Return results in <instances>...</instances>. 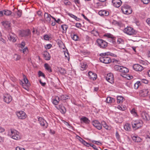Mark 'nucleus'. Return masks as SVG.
I'll list each match as a JSON object with an SVG mask.
<instances>
[{"label": "nucleus", "mask_w": 150, "mask_h": 150, "mask_svg": "<svg viewBox=\"0 0 150 150\" xmlns=\"http://www.w3.org/2000/svg\"><path fill=\"white\" fill-rule=\"evenodd\" d=\"M60 111L62 113H65L66 112V110L65 108L64 107H62L60 109Z\"/></svg>", "instance_id": "46"}, {"label": "nucleus", "mask_w": 150, "mask_h": 150, "mask_svg": "<svg viewBox=\"0 0 150 150\" xmlns=\"http://www.w3.org/2000/svg\"><path fill=\"white\" fill-rule=\"evenodd\" d=\"M60 100V98L58 97H57L55 99L53 100L52 103H53L55 105L58 104L59 103V102Z\"/></svg>", "instance_id": "29"}, {"label": "nucleus", "mask_w": 150, "mask_h": 150, "mask_svg": "<svg viewBox=\"0 0 150 150\" xmlns=\"http://www.w3.org/2000/svg\"><path fill=\"white\" fill-rule=\"evenodd\" d=\"M52 46V45L50 44H48L46 45L45 47L46 49H49L51 48Z\"/></svg>", "instance_id": "60"}, {"label": "nucleus", "mask_w": 150, "mask_h": 150, "mask_svg": "<svg viewBox=\"0 0 150 150\" xmlns=\"http://www.w3.org/2000/svg\"><path fill=\"white\" fill-rule=\"evenodd\" d=\"M21 47L22 48H23L25 45V42L23 41V42H22L21 43Z\"/></svg>", "instance_id": "63"}, {"label": "nucleus", "mask_w": 150, "mask_h": 150, "mask_svg": "<svg viewBox=\"0 0 150 150\" xmlns=\"http://www.w3.org/2000/svg\"><path fill=\"white\" fill-rule=\"evenodd\" d=\"M75 41H77L79 39V37L76 34H74L71 37Z\"/></svg>", "instance_id": "41"}, {"label": "nucleus", "mask_w": 150, "mask_h": 150, "mask_svg": "<svg viewBox=\"0 0 150 150\" xmlns=\"http://www.w3.org/2000/svg\"><path fill=\"white\" fill-rule=\"evenodd\" d=\"M64 54L65 57L69 60V56L68 52L67 51V52H65Z\"/></svg>", "instance_id": "45"}, {"label": "nucleus", "mask_w": 150, "mask_h": 150, "mask_svg": "<svg viewBox=\"0 0 150 150\" xmlns=\"http://www.w3.org/2000/svg\"><path fill=\"white\" fill-rule=\"evenodd\" d=\"M16 114L18 118L20 119H25L26 117V115L23 111H20L16 112Z\"/></svg>", "instance_id": "7"}, {"label": "nucleus", "mask_w": 150, "mask_h": 150, "mask_svg": "<svg viewBox=\"0 0 150 150\" xmlns=\"http://www.w3.org/2000/svg\"><path fill=\"white\" fill-rule=\"evenodd\" d=\"M16 150H25L24 148H20L19 146H17L16 148Z\"/></svg>", "instance_id": "62"}, {"label": "nucleus", "mask_w": 150, "mask_h": 150, "mask_svg": "<svg viewBox=\"0 0 150 150\" xmlns=\"http://www.w3.org/2000/svg\"><path fill=\"white\" fill-rule=\"evenodd\" d=\"M132 140L135 142H139L141 141V139L139 137L136 135H132Z\"/></svg>", "instance_id": "21"}, {"label": "nucleus", "mask_w": 150, "mask_h": 150, "mask_svg": "<svg viewBox=\"0 0 150 150\" xmlns=\"http://www.w3.org/2000/svg\"><path fill=\"white\" fill-rule=\"evenodd\" d=\"M106 78V80L109 82L111 83H114V78L112 74L110 73L107 74Z\"/></svg>", "instance_id": "10"}, {"label": "nucleus", "mask_w": 150, "mask_h": 150, "mask_svg": "<svg viewBox=\"0 0 150 150\" xmlns=\"http://www.w3.org/2000/svg\"><path fill=\"white\" fill-rule=\"evenodd\" d=\"M22 11L21 10H18L17 13V15L19 17H20L22 15Z\"/></svg>", "instance_id": "51"}, {"label": "nucleus", "mask_w": 150, "mask_h": 150, "mask_svg": "<svg viewBox=\"0 0 150 150\" xmlns=\"http://www.w3.org/2000/svg\"><path fill=\"white\" fill-rule=\"evenodd\" d=\"M130 112L134 116L136 117L137 116V111L134 108H133L131 110Z\"/></svg>", "instance_id": "31"}, {"label": "nucleus", "mask_w": 150, "mask_h": 150, "mask_svg": "<svg viewBox=\"0 0 150 150\" xmlns=\"http://www.w3.org/2000/svg\"><path fill=\"white\" fill-rule=\"evenodd\" d=\"M30 34V31L29 29L23 30L21 31L20 34L22 37H25L29 35Z\"/></svg>", "instance_id": "12"}, {"label": "nucleus", "mask_w": 150, "mask_h": 150, "mask_svg": "<svg viewBox=\"0 0 150 150\" xmlns=\"http://www.w3.org/2000/svg\"><path fill=\"white\" fill-rule=\"evenodd\" d=\"M61 28L63 30V32H64L65 33L68 28V26L66 24H64L61 25Z\"/></svg>", "instance_id": "38"}, {"label": "nucleus", "mask_w": 150, "mask_h": 150, "mask_svg": "<svg viewBox=\"0 0 150 150\" xmlns=\"http://www.w3.org/2000/svg\"><path fill=\"white\" fill-rule=\"evenodd\" d=\"M120 72L127 73L128 72V69L125 67L121 66Z\"/></svg>", "instance_id": "26"}, {"label": "nucleus", "mask_w": 150, "mask_h": 150, "mask_svg": "<svg viewBox=\"0 0 150 150\" xmlns=\"http://www.w3.org/2000/svg\"><path fill=\"white\" fill-rule=\"evenodd\" d=\"M117 108L118 109L123 111L125 110L126 109V107L125 105H122L121 106L118 105Z\"/></svg>", "instance_id": "37"}, {"label": "nucleus", "mask_w": 150, "mask_h": 150, "mask_svg": "<svg viewBox=\"0 0 150 150\" xmlns=\"http://www.w3.org/2000/svg\"><path fill=\"white\" fill-rule=\"evenodd\" d=\"M141 81L142 82L145 84H147L148 83V81L146 79H142Z\"/></svg>", "instance_id": "52"}, {"label": "nucleus", "mask_w": 150, "mask_h": 150, "mask_svg": "<svg viewBox=\"0 0 150 150\" xmlns=\"http://www.w3.org/2000/svg\"><path fill=\"white\" fill-rule=\"evenodd\" d=\"M3 25L6 28H8L10 27V23L8 21H5L2 22Z\"/></svg>", "instance_id": "28"}, {"label": "nucleus", "mask_w": 150, "mask_h": 150, "mask_svg": "<svg viewBox=\"0 0 150 150\" xmlns=\"http://www.w3.org/2000/svg\"><path fill=\"white\" fill-rule=\"evenodd\" d=\"M107 102L108 103H112L115 102V100L110 97H108L106 99Z\"/></svg>", "instance_id": "25"}, {"label": "nucleus", "mask_w": 150, "mask_h": 150, "mask_svg": "<svg viewBox=\"0 0 150 150\" xmlns=\"http://www.w3.org/2000/svg\"><path fill=\"white\" fill-rule=\"evenodd\" d=\"M68 15L70 16L71 17L74 18H77V17L76 16H74V15L72 14H71V13H69L68 14Z\"/></svg>", "instance_id": "58"}, {"label": "nucleus", "mask_w": 150, "mask_h": 150, "mask_svg": "<svg viewBox=\"0 0 150 150\" xmlns=\"http://www.w3.org/2000/svg\"><path fill=\"white\" fill-rule=\"evenodd\" d=\"M103 13L104 14V16H107L109 15V13L107 11L105 10H103Z\"/></svg>", "instance_id": "56"}, {"label": "nucleus", "mask_w": 150, "mask_h": 150, "mask_svg": "<svg viewBox=\"0 0 150 150\" xmlns=\"http://www.w3.org/2000/svg\"><path fill=\"white\" fill-rule=\"evenodd\" d=\"M112 2L113 5L116 8L120 7L122 3V2L120 0H112Z\"/></svg>", "instance_id": "15"}, {"label": "nucleus", "mask_w": 150, "mask_h": 150, "mask_svg": "<svg viewBox=\"0 0 150 150\" xmlns=\"http://www.w3.org/2000/svg\"><path fill=\"white\" fill-rule=\"evenodd\" d=\"M14 59L16 61L19 60L21 58V56L20 55L15 54L13 56Z\"/></svg>", "instance_id": "39"}, {"label": "nucleus", "mask_w": 150, "mask_h": 150, "mask_svg": "<svg viewBox=\"0 0 150 150\" xmlns=\"http://www.w3.org/2000/svg\"><path fill=\"white\" fill-rule=\"evenodd\" d=\"M52 18L54 20L55 22L57 23H60V22L61 21V20L59 18L57 20L54 17H52Z\"/></svg>", "instance_id": "53"}, {"label": "nucleus", "mask_w": 150, "mask_h": 150, "mask_svg": "<svg viewBox=\"0 0 150 150\" xmlns=\"http://www.w3.org/2000/svg\"><path fill=\"white\" fill-rule=\"evenodd\" d=\"M53 17L50 14L45 13L44 14V18L45 20L48 23H50L51 20V18Z\"/></svg>", "instance_id": "16"}, {"label": "nucleus", "mask_w": 150, "mask_h": 150, "mask_svg": "<svg viewBox=\"0 0 150 150\" xmlns=\"http://www.w3.org/2000/svg\"><path fill=\"white\" fill-rule=\"evenodd\" d=\"M44 39L46 40H48L49 39V37L47 35H45L44 36Z\"/></svg>", "instance_id": "59"}, {"label": "nucleus", "mask_w": 150, "mask_h": 150, "mask_svg": "<svg viewBox=\"0 0 150 150\" xmlns=\"http://www.w3.org/2000/svg\"><path fill=\"white\" fill-rule=\"evenodd\" d=\"M141 116L142 118L145 120H148L149 119V115L146 112H142L141 114Z\"/></svg>", "instance_id": "18"}, {"label": "nucleus", "mask_w": 150, "mask_h": 150, "mask_svg": "<svg viewBox=\"0 0 150 150\" xmlns=\"http://www.w3.org/2000/svg\"><path fill=\"white\" fill-rule=\"evenodd\" d=\"M11 13V11L8 10H4L1 11V16L4 15L8 16Z\"/></svg>", "instance_id": "19"}, {"label": "nucleus", "mask_w": 150, "mask_h": 150, "mask_svg": "<svg viewBox=\"0 0 150 150\" xmlns=\"http://www.w3.org/2000/svg\"><path fill=\"white\" fill-rule=\"evenodd\" d=\"M108 41L110 42V44L111 45L115 44V41L114 37L113 38H112L110 40Z\"/></svg>", "instance_id": "42"}, {"label": "nucleus", "mask_w": 150, "mask_h": 150, "mask_svg": "<svg viewBox=\"0 0 150 150\" xmlns=\"http://www.w3.org/2000/svg\"><path fill=\"white\" fill-rule=\"evenodd\" d=\"M81 123H84L86 124H88L89 123L90 120L86 117H84L80 119Z\"/></svg>", "instance_id": "22"}, {"label": "nucleus", "mask_w": 150, "mask_h": 150, "mask_svg": "<svg viewBox=\"0 0 150 150\" xmlns=\"http://www.w3.org/2000/svg\"><path fill=\"white\" fill-rule=\"evenodd\" d=\"M59 71L62 74L64 75L66 73V70L60 67L59 68Z\"/></svg>", "instance_id": "30"}, {"label": "nucleus", "mask_w": 150, "mask_h": 150, "mask_svg": "<svg viewBox=\"0 0 150 150\" xmlns=\"http://www.w3.org/2000/svg\"><path fill=\"white\" fill-rule=\"evenodd\" d=\"M92 125L96 128L98 130H100L102 129V126L98 120H94L92 122Z\"/></svg>", "instance_id": "11"}, {"label": "nucleus", "mask_w": 150, "mask_h": 150, "mask_svg": "<svg viewBox=\"0 0 150 150\" xmlns=\"http://www.w3.org/2000/svg\"><path fill=\"white\" fill-rule=\"evenodd\" d=\"M125 33L129 35L135 34L136 32L134 29L128 26L125 28L124 30Z\"/></svg>", "instance_id": "6"}, {"label": "nucleus", "mask_w": 150, "mask_h": 150, "mask_svg": "<svg viewBox=\"0 0 150 150\" xmlns=\"http://www.w3.org/2000/svg\"><path fill=\"white\" fill-rule=\"evenodd\" d=\"M121 67L118 65H116L114 66V68L115 70L120 71Z\"/></svg>", "instance_id": "40"}, {"label": "nucleus", "mask_w": 150, "mask_h": 150, "mask_svg": "<svg viewBox=\"0 0 150 150\" xmlns=\"http://www.w3.org/2000/svg\"><path fill=\"white\" fill-rule=\"evenodd\" d=\"M117 42L119 44H123L124 41L121 38H118L117 40Z\"/></svg>", "instance_id": "47"}, {"label": "nucleus", "mask_w": 150, "mask_h": 150, "mask_svg": "<svg viewBox=\"0 0 150 150\" xmlns=\"http://www.w3.org/2000/svg\"><path fill=\"white\" fill-rule=\"evenodd\" d=\"M121 10L124 14H130L132 12L130 6L127 4H125L122 6L121 7Z\"/></svg>", "instance_id": "4"}, {"label": "nucleus", "mask_w": 150, "mask_h": 150, "mask_svg": "<svg viewBox=\"0 0 150 150\" xmlns=\"http://www.w3.org/2000/svg\"><path fill=\"white\" fill-rule=\"evenodd\" d=\"M23 76L25 83H22V86L23 88L27 89V88L30 86V84L26 76L25 75H23Z\"/></svg>", "instance_id": "8"}, {"label": "nucleus", "mask_w": 150, "mask_h": 150, "mask_svg": "<svg viewBox=\"0 0 150 150\" xmlns=\"http://www.w3.org/2000/svg\"><path fill=\"white\" fill-rule=\"evenodd\" d=\"M110 53L109 52L102 53L100 54V61L105 64H108L111 62L110 57L108 56L110 55Z\"/></svg>", "instance_id": "1"}, {"label": "nucleus", "mask_w": 150, "mask_h": 150, "mask_svg": "<svg viewBox=\"0 0 150 150\" xmlns=\"http://www.w3.org/2000/svg\"><path fill=\"white\" fill-rule=\"evenodd\" d=\"M124 128L125 130L127 131H130L131 129L130 124L128 123H126L124 126Z\"/></svg>", "instance_id": "24"}, {"label": "nucleus", "mask_w": 150, "mask_h": 150, "mask_svg": "<svg viewBox=\"0 0 150 150\" xmlns=\"http://www.w3.org/2000/svg\"><path fill=\"white\" fill-rule=\"evenodd\" d=\"M43 56L45 60H48L50 59V56L49 54L46 51L44 52L43 53Z\"/></svg>", "instance_id": "20"}, {"label": "nucleus", "mask_w": 150, "mask_h": 150, "mask_svg": "<svg viewBox=\"0 0 150 150\" xmlns=\"http://www.w3.org/2000/svg\"><path fill=\"white\" fill-rule=\"evenodd\" d=\"M69 98V96L67 94H62L60 96V98L61 100H66L68 99Z\"/></svg>", "instance_id": "33"}, {"label": "nucleus", "mask_w": 150, "mask_h": 150, "mask_svg": "<svg viewBox=\"0 0 150 150\" xmlns=\"http://www.w3.org/2000/svg\"><path fill=\"white\" fill-rule=\"evenodd\" d=\"M101 125H102L103 127L106 129L110 130L111 129L110 126L108 125L106 122L104 121H102L101 122Z\"/></svg>", "instance_id": "23"}, {"label": "nucleus", "mask_w": 150, "mask_h": 150, "mask_svg": "<svg viewBox=\"0 0 150 150\" xmlns=\"http://www.w3.org/2000/svg\"><path fill=\"white\" fill-rule=\"evenodd\" d=\"M22 52L24 54H26L28 52V48L26 47L23 49L22 50Z\"/></svg>", "instance_id": "48"}, {"label": "nucleus", "mask_w": 150, "mask_h": 150, "mask_svg": "<svg viewBox=\"0 0 150 150\" xmlns=\"http://www.w3.org/2000/svg\"><path fill=\"white\" fill-rule=\"evenodd\" d=\"M141 85V83L140 81H137L134 84V88L135 89H137L139 86Z\"/></svg>", "instance_id": "36"}, {"label": "nucleus", "mask_w": 150, "mask_h": 150, "mask_svg": "<svg viewBox=\"0 0 150 150\" xmlns=\"http://www.w3.org/2000/svg\"><path fill=\"white\" fill-rule=\"evenodd\" d=\"M64 4L66 5H70L71 4V2L68 0H64Z\"/></svg>", "instance_id": "43"}, {"label": "nucleus", "mask_w": 150, "mask_h": 150, "mask_svg": "<svg viewBox=\"0 0 150 150\" xmlns=\"http://www.w3.org/2000/svg\"><path fill=\"white\" fill-rule=\"evenodd\" d=\"M88 76L90 79L93 80H95L97 78L96 74L91 71L88 72Z\"/></svg>", "instance_id": "17"}, {"label": "nucleus", "mask_w": 150, "mask_h": 150, "mask_svg": "<svg viewBox=\"0 0 150 150\" xmlns=\"http://www.w3.org/2000/svg\"><path fill=\"white\" fill-rule=\"evenodd\" d=\"M105 35L109 38L108 40L114 37L113 35L111 34H108Z\"/></svg>", "instance_id": "49"}, {"label": "nucleus", "mask_w": 150, "mask_h": 150, "mask_svg": "<svg viewBox=\"0 0 150 150\" xmlns=\"http://www.w3.org/2000/svg\"><path fill=\"white\" fill-rule=\"evenodd\" d=\"M38 121L39 124L41 126L45 128L47 127L48 124L44 119L41 117H40L38 119Z\"/></svg>", "instance_id": "9"}, {"label": "nucleus", "mask_w": 150, "mask_h": 150, "mask_svg": "<svg viewBox=\"0 0 150 150\" xmlns=\"http://www.w3.org/2000/svg\"><path fill=\"white\" fill-rule=\"evenodd\" d=\"M124 100V98L121 96H117V102L118 103H122Z\"/></svg>", "instance_id": "32"}, {"label": "nucleus", "mask_w": 150, "mask_h": 150, "mask_svg": "<svg viewBox=\"0 0 150 150\" xmlns=\"http://www.w3.org/2000/svg\"><path fill=\"white\" fill-rule=\"evenodd\" d=\"M132 127L134 129H137L140 128L143 125L142 121L139 120H133L132 122Z\"/></svg>", "instance_id": "3"}, {"label": "nucleus", "mask_w": 150, "mask_h": 150, "mask_svg": "<svg viewBox=\"0 0 150 150\" xmlns=\"http://www.w3.org/2000/svg\"><path fill=\"white\" fill-rule=\"evenodd\" d=\"M77 138L83 144V142H84V140L82 139L80 137L78 136H76Z\"/></svg>", "instance_id": "50"}, {"label": "nucleus", "mask_w": 150, "mask_h": 150, "mask_svg": "<svg viewBox=\"0 0 150 150\" xmlns=\"http://www.w3.org/2000/svg\"><path fill=\"white\" fill-rule=\"evenodd\" d=\"M38 75L39 76H42L44 77H45V74L40 71H39L38 72Z\"/></svg>", "instance_id": "54"}, {"label": "nucleus", "mask_w": 150, "mask_h": 150, "mask_svg": "<svg viewBox=\"0 0 150 150\" xmlns=\"http://www.w3.org/2000/svg\"><path fill=\"white\" fill-rule=\"evenodd\" d=\"M81 69L82 70H83L85 69L87 67V66L86 63L81 62Z\"/></svg>", "instance_id": "27"}, {"label": "nucleus", "mask_w": 150, "mask_h": 150, "mask_svg": "<svg viewBox=\"0 0 150 150\" xmlns=\"http://www.w3.org/2000/svg\"><path fill=\"white\" fill-rule=\"evenodd\" d=\"M76 26L77 28H80L81 26V25L80 23H77L76 24Z\"/></svg>", "instance_id": "61"}, {"label": "nucleus", "mask_w": 150, "mask_h": 150, "mask_svg": "<svg viewBox=\"0 0 150 150\" xmlns=\"http://www.w3.org/2000/svg\"><path fill=\"white\" fill-rule=\"evenodd\" d=\"M8 135L12 139L18 140L21 138L19 133L16 130L11 129L8 132Z\"/></svg>", "instance_id": "2"}, {"label": "nucleus", "mask_w": 150, "mask_h": 150, "mask_svg": "<svg viewBox=\"0 0 150 150\" xmlns=\"http://www.w3.org/2000/svg\"><path fill=\"white\" fill-rule=\"evenodd\" d=\"M12 99V97L10 94H5L4 96V100L6 103H9Z\"/></svg>", "instance_id": "13"}, {"label": "nucleus", "mask_w": 150, "mask_h": 150, "mask_svg": "<svg viewBox=\"0 0 150 150\" xmlns=\"http://www.w3.org/2000/svg\"><path fill=\"white\" fill-rule=\"evenodd\" d=\"M146 22L150 26V18H149L146 20Z\"/></svg>", "instance_id": "64"}, {"label": "nucleus", "mask_w": 150, "mask_h": 150, "mask_svg": "<svg viewBox=\"0 0 150 150\" xmlns=\"http://www.w3.org/2000/svg\"><path fill=\"white\" fill-rule=\"evenodd\" d=\"M116 137L117 140H119L120 139V136L119 135L118 132H117L116 133Z\"/></svg>", "instance_id": "57"}, {"label": "nucleus", "mask_w": 150, "mask_h": 150, "mask_svg": "<svg viewBox=\"0 0 150 150\" xmlns=\"http://www.w3.org/2000/svg\"><path fill=\"white\" fill-rule=\"evenodd\" d=\"M45 67V69L50 72H51L52 70L50 67L49 66L48 64L46 63L44 65Z\"/></svg>", "instance_id": "35"}, {"label": "nucleus", "mask_w": 150, "mask_h": 150, "mask_svg": "<svg viewBox=\"0 0 150 150\" xmlns=\"http://www.w3.org/2000/svg\"><path fill=\"white\" fill-rule=\"evenodd\" d=\"M91 33L92 34H93L95 36H97V35H98V32L95 30H93L92 31H91Z\"/></svg>", "instance_id": "44"}, {"label": "nucleus", "mask_w": 150, "mask_h": 150, "mask_svg": "<svg viewBox=\"0 0 150 150\" xmlns=\"http://www.w3.org/2000/svg\"><path fill=\"white\" fill-rule=\"evenodd\" d=\"M133 67L134 70L137 71H141L143 69V67L139 64H134Z\"/></svg>", "instance_id": "14"}, {"label": "nucleus", "mask_w": 150, "mask_h": 150, "mask_svg": "<svg viewBox=\"0 0 150 150\" xmlns=\"http://www.w3.org/2000/svg\"><path fill=\"white\" fill-rule=\"evenodd\" d=\"M8 40L13 42H15L16 41V39L15 37L13 36H12L10 35H9V36H8Z\"/></svg>", "instance_id": "34"}, {"label": "nucleus", "mask_w": 150, "mask_h": 150, "mask_svg": "<svg viewBox=\"0 0 150 150\" xmlns=\"http://www.w3.org/2000/svg\"><path fill=\"white\" fill-rule=\"evenodd\" d=\"M96 42L100 48H105L108 45V43L104 40L100 39H98L96 40Z\"/></svg>", "instance_id": "5"}, {"label": "nucleus", "mask_w": 150, "mask_h": 150, "mask_svg": "<svg viewBox=\"0 0 150 150\" xmlns=\"http://www.w3.org/2000/svg\"><path fill=\"white\" fill-rule=\"evenodd\" d=\"M142 1L144 4H147L149 2V0H142Z\"/></svg>", "instance_id": "55"}]
</instances>
